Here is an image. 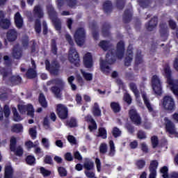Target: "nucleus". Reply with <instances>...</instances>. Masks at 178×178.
Masks as SVG:
<instances>
[{
	"mask_svg": "<svg viewBox=\"0 0 178 178\" xmlns=\"http://www.w3.org/2000/svg\"><path fill=\"white\" fill-rule=\"evenodd\" d=\"M114 50H109L106 55V60H102L100 62V67L104 73H109L111 68L108 65H113L115 63L116 59L115 55L118 59H122L124 56V43L123 42H119L117 44L116 53H113Z\"/></svg>",
	"mask_w": 178,
	"mask_h": 178,
	"instance_id": "obj_1",
	"label": "nucleus"
},
{
	"mask_svg": "<svg viewBox=\"0 0 178 178\" xmlns=\"http://www.w3.org/2000/svg\"><path fill=\"white\" fill-rule=\"evenodd\" d=\"M167 79V81L170 86H171L170 89L172 91L173 94L178 97V81H174L172 79V71L170 70V67L166 65L164 67V72L163 73Z\"/></svg>",
	"mask_w": 178,
	"mask_h": 178,
	"instance_id": "obj_2",
	"label": "nucleus"
},
{
	"mask_svg": "<svg viewBox=\"0 0 178 178\" xmlns=\"http://www.w3.org/2000/svg\"><path fill=\"white\" fill-rule=\"evenodd\" d=\"M0 73L3 75L4 80H10L13 84H19L22 83V78L19 76H12V71L10 70L6 71L5 68L0 67Z\"/></svg>",
	"mask_w": 178,
	"mask_h": 178,
	"instance_id": "obj_3",
	"label": "nucleus"
},
{
	"mask_svg": "<svg viewBox=\"0 0 178 178\" xmlns=\"http://www.w3.org/2000/svg\"><path fill=\"white\" fill-rule=\"evenodd\" d=\"M68 59L71 63H73L74 66H80V57H79V54L76 49L73 47L70 48Z\"/></svg>",
	"mask_w": 178,
	"mask_h": 178,
	"instance_id": "obj_4",
	"label": "nucleus"
},
{
	"mask_svg": "<svg viewBox=\"0 0 178 178\" xmlns=\"http://www.w3.org/2000/svg\"><path fill=\"white\" fill-rule=\"evenodd\" d=\"M164 124L165 126V130L168 134H170L171 136H175V137H178V133L176 130V126L170 120H169L168 118H165Z\"/></svg>",
	"mask_w": 178,
	"mask_h": 178,
	"instance_id": "obj_5",
	"label": "nucleus"
},
{
	"mask_svg": "<svg viewBox=\"0 0 178 178\" xmlns=\"http://www.w3.org/2000/svg\"><path fill=\"white\" fill-rule=\"evenodd\" d=\"M152 89L155 94L157 95H161L162 94V84L159 76L154 75L152 79Z\"/></svg>",
	"mask_w": 178,
	"mask_h": 178,
	"instance_id": "obj_6",
	"label": "nucleus"
},
{
	"mask_svg": "<svg viewBox=\"0 0 178 178\" xmlns=\"http://www.w3.org/2000/svg\"><path fill=\"white\" fill-rule=\"evenodd\" d=\"M74 38L77 45L79 47L84 45L86 42V31H84V29L79 28L74 34Z\"/></svg>",
	"mask_w": 178,
	"mask_h": 178,
	"instance_id": "obj_7",
	"label": "nucleus"
},
{
	"mask_svg": "<svg viewBox=\"0 0 178 178\" xmlns=\"http://www.w3.org/2000/svg\"><path fill=\"white\" fill-rule=\"evenodd\" d=\"M18 109L20 113H22V115H24V113L27 112V115L29 116H31V118H34V108H33V105H19Z\"/></svg>",
	"mask_w": 178,
	"mask_h": 178,
	"instance_id": "obj_8",
	"label": "nucleus"
},
{
	"mask_svg": "<svg viewBox=\"0 0 178 178\" xmlns=\"http://www.w3.org/2000/svg\"><path fill=\"white\" fill-rule=\"evenodd\" d=\"M129 113L131 122L138 126L141 123V117L140 116V114H138V113L137 112V110L132 108L129 110Z\"/></svg>",
	"mask_w": 178,
	"mask_h": 178,
	"instance_id": "obj_9",
	"label": "nucleus"
},
{
	"mask_svg": "<svg viewBox=\"0 0 178 178\" xmlns=\"http://www.w3.org/2000/svg\"><path fill=\"white\" fill-rule=\"evenodd\" d=\"M46 70H49L50 73L52 74H58V72H59V63L58 61H54L51 65L47 60L45 61Z\"/></svg>",
	"mask_w": 178,
	"mask_h": 178,
	"instance_id": "obj_10",
	"label": "nucleus"
},
{
	"mask_svg": "<svg viewBox=\"0 0 178 178\" xmlns=\"http://www.w3.org/2000/svg\"><path fill=\"white\" fill-rule=\"evenodd\" d=\"M163 105L165 109L173 111V109H175V100L170 96H165L163 98Z\"/></svg>",
	"mask_w": 178,
	"mask_h": 178,
	"instance_id": "obj_11",
	"label": "nucleus"
},
{
	"mask_svg": "<svg viewBox=\"0 0 178 178\" xmlns=\"http://www.w3.org/2000/svg\"><path fill=\"white\" fill-rule=\"evenodd\" d=\"M57 115H58V117L60 119H67V115H68V111L67 108L63 104H58L57 105Z\"/></svg>",
	"mask_w": 178,
	"mask_h": 178,
	"instance_id": "obj_12",
	"label": "nucleus"
},
{
	"mask_svg": "<svg viewBox=\"0 0 178 178\" xmlns=\"http://www.w3.org/2000/svg\"><path fill=\"white\" fill-rule=\"evenodd\" d=\"M33 15L35 19H42L44 17V9L40 4L33 7Z\"/></svg>",
	"mask_w": 178,
	"mask_h": 178,
	"instance_id": "obj_13",
	"label": "nucleus"
},
{
	"mask_svg": "<svg viewBox=\"0 0 178 178\" xmlns=\"http://www.w3.org/2000/svg\"><path fill=\"white\" fill-rule=\"evenodd\" d=\"M159 163L156 160L152 161L149 167L150 172L149 178H156V169H158Z\"/></svg>",
	"mask_w": 178,
	"mask_h": 178,
	"instance_id": "obj_14",
	"label": "nucleus"
},
{
	"mask_svg": "<svg viewBox=\"0 0 178 178\" xmlns=\"http://www.w3.org/2000/svg\"><path fill=\"white\" fill-rule=\"evenodd\" d=\"M32 67L29 68L26 72V77L28 79H35L37 77V65H35V61L34 60H31Z\"/></svg>",
	"mask_w": 178,
	"mask_h": 178,
	"instance_id": "obj_15",
	"label": "nucleus"
},
{
	"mask_svg": "<svg viewBox=\"0 0 178 178\" xmlns=\"http://www.w3.org/2000/svg\"><path fill=\"white\" fill-rule=\"evenodd\" d=\"M5 17V14L3 12L0 11V27L6 30L10 27V19H3Z\"/></svg>",
	"mask_w": 178,
	"mask_h": 178,
	"instance_id": "obj_16",
	"label": "nucleus"
},
{
	"mask_svg": "<svg viewBox=\"0 0 178 178\" xmlns=\"http://www.w3.org/2000/svg\"><path fill=\"white\" fill-rule=\"evenodd\" d=\"M49 15L54 23L56 30L59 31V30H60V29H61L60 19H59L58 18H54V17H53L54 15L56 16V13L55 12L54 8H51V11H49Z\"/></svg>",
	"mask_w": 178,
	"mask_h": 178,
	"instance_id": "obj_17",
	"label": "nucleus"
},
{
	"mask_svg": "<svg viewBox=\"0 0 178 178\" xmlns=\"http://www.w3.org/2000/svg\"><path fill=\"white\" fill-rule=\"evenodd\" d=\"M17 35H18V33L16 29H10L8 31L6 34L7 40L10 42H13V41H16V40H17Z\"/></svg>",
	"mask_w": 178,
	"mask_h": 178,
	"instance_id": "obj_18",
	"label": "nucleus"
},
{
	"mask_svg": "<svg viewBox=\"0 0 178 178\" xmlns=\"http://www.w3.org/2000/svg\"><path fill=\"white\" fill-rule=\"evenodd\" d=\"M169 169L166 166H163L161 169V173H162V177L163 178H178V172H173L170 174V176L168 175Z\"/></svg>",
	"mask_w": 178,
	"mask_h": 178,
	"instance_id": "obj_19",
	"label": "nucleus"
},
{
	"mask_svg": "<svg viewBox=\"0 0 178 178\" xmlns=\"http://www.w3.org/2000/svg\"><path fill=\"white\" fill-rule=\"evenodd\" d=\"M83 64L86 67H92V56L91 55V53L85 54L83 56Z\"/></svg>",
	"mask_w": 178,
	"mask_h": 178,
	"instance_id": "obj_20",
	"label": "nucleus"
},
{
	"mask_svg": "<svg viewBox=\"0 0 178 178\" xmlns=\"http://www.w3.org/2000/svg\"><path fill=\"white\" fill-rule=\"evenodd\" d=\"M127 56L125 58V66H130L131 60H133V47L129 46L127 51Z\"/></svg>",
	"mask_w": 178,
	"mask_h": 178,
	"instance_id": "obj_21",
	"label": "nucleus"
},
{
	"mask_svg": "<svg viewBox=\"0 0 178 178\" xmlns=\"http://www.w3.org/2000/svg\"><path fill=\"white\" fill-rule=\"evenodd\" d=\"M15 23L17 29H22L23 27V18L19 13H17L15 15Z\"/></svg>",
	"mask_w": 178,
	"mask_h": 178,
	"instance_id": "obj_22",
	"label": "nucleus"
},
{
	"mask_svg": "<svg viewBox=\"0 0 178 178\" xmlns=\"http://www.w3.org/2000/svg\"><path fill=\"white\" fill-rule=\"evenodd\" d=\"M13 56L15 59H20V58H22V48H20L19 44L14 47L13 50Z\"/></svg>",
	"mask_w": 178,
	"mask_h": 178,
	"instance_id": "obj_23",
	"label": "nucleus"
},
{
	"mask_svg": "<svg viewBox=\"0 0 178 178\" xmlns=\"http://www.w3.org/2000/svg\"><path fill=\"white\" fill-rule=\"evenodd\" d=\"M158 24V18L157 17H154L150 20V22L146 24L147 29L149 31H152L155 27H156Z\"/></svg>",
	"mask_w": 178,
	"mask_h": 178,
	"instance_id": "obj_24",
	"label": "nucleus"
},
{
	"mask_svg": "<svg viewBox=\"0 0 178 178\" xmlns=\"http://www.w3.org/2000/svg\"><path fill=\"white\" fill-rule=\"evenodd\" d=\"M142 97H143L144 103L146 107L147 108L149 112H151V113L154 112V108L152 107V105H151V103H149V100L147 97V95L143 94Z\"/></svg>",
	"mask_w": 178,
	"mask_h": 178,
	"instance_id": "obj_25",
	"label": "nucleus"
},
{
	"mask_svg": "<svg viewBox=\"0 0 178 178\" xmlns=\"http://www.w3.org/2000/svg\"><path fill=\"white\" fill-rule=\"evenodd\" d=\"M62 88H60L59 86H53L51 88V91L54 94L55 97L57 98H60V96L62 94L60 92L63 90Z\"/></svg>",
	"mask_w": 178,
	"mask_h": 178,
	"instance_id": "obj_26",
	"label": "nucleus"
},
{
	"mask_svg": "<svg viewBox=\"0 0 178 178\" xmlns=\"http://www.w3.org/2000/svg\"><path fill=\"white\" fill-rule=\"evenodd\" d=\"M13 176V168H12V166L10 165L6 166L4 178H12Z\"/></svg>",
	"mask_w": 178,
	"mask_h": 178,
	"instance_id": "obj_27",
	"label": "nucleus"
},
{
	"mask_svg": "<svg viewBox=\"0 0 178 178\" xmlns=\"http://www.w3.org/2000/svg\"><path fill=\"white\" fill-rule=\"evenodd\" d=\"M132 15H133V13L131 12V10H126L124 11V14L123 16L124 22H125V23H129V22L131 20Z\"/></svg>",
	"mask_w": 178,
	"mask_h": 178,
	"instance_id": "obj_28",
	"label": "nucleus"
},
{
	"mask_svg": "<svg viewBox=\"0 0 178 178\" xmlns=\"http://www.w3.org/2000/svg\"><path fill=\"white\" fill-rule=\"evenodd\" d=\"M83 168L86 170H92L94 169V162L90 159H86L83 163Z\"/></svg>",
	"mask_w": 178,
	"mask_h": 178,
	"instance_id": "obj_29",
	"label": "nucleus"
},
{
	"mask_svg": "<svg viewBox=\"0 0 178 178\" xmlns=\"http://www.w3.org/2000/svg\"><path fill=\"white\" fill-rule=\"evenodd\" d=\"M110 106L113 112H114L115 113L120 112V105L119 104V103L113 102L111 103Z\"/></svg>",
	"mask_w": 178,
	"mask_h": 178,
	"instance_id": "obj_30",
	"label": "nucleus"
},
{
	"mask_svg": "<svg viewBox=\"0 0 178 178\" xmlns=\"http://www.w3.org/2000/svg\"><path fill=\"white\" fill-rule=\"evenodd\" d=\"M129 88L134 92L136 98H138V97H140V92H138V89H137V86L136 85V83H129Z\"/></svg>",
	"mask_w": 178,
	"mask_h": 178,
	"instance_id": "obj_31",
	"label": "nucleus"
},
{
	"mask_svg": "<svg viewBox=\"0 0 178 178\" xmlns=\"http://www.w3.org/2000/svg\"><path fill=\"white\" fill-rule=\"evenodd\" d=\"M39 102H40L41 106H42V108H47V106H48V103L47 102V99H45V96L42 93L40 94Z\"/></svg>",
	"mask_w": 178,
	"mask_h": 178,
	"instance_id": "obj_32",
	"label": "nucleus"
},
{
	"mask_svg": "<svg viewBox=\"0 0 178 178\" xmlns=\"http://www.w3.org/2000/svg\"><path fill=\"white\" fill-rule=\"evenodd\" d=\"M99 47H101L104 51H109V49H111V44H109V42L105 40L100 42Z\"/></svg>",
	"mask_w": 178,
	"mask_h": 178,
	"instance_id": "obj_33",
	"label": "nucleus"
},
{
	"mask_svg": "<svg viewBox=\"0 0 178 178\" xmlns=\"http://www.w3.org/2000/svg\"><path fill=\"white\" fill-rule=\"evenodd\" d=\"M92 113L94 116H101V109L99 108V106L98 105V103H95L93 106V110Z\"/></svg>",
	"mask_w": 178,
	"mask_h": 178,
	"instance_id": "obj_34",
	"label": "nucleus"
},
{
	"mask_svg": "<svg viewBox=\"0 0 178 178\" xmlns=\"http://www.w3.org/2000/svg\"><path fill=\"white\" fill-rule=\"evenodd\" d=\"M109 147H110V150L108 152L109 156H115L116 150L115 149V143H113V140L109 141Z\"/></svg>",
	"mask_w": 178,
	"mask_h": 178,
	"instance_id": "obj_35",
	"label": "nucleus"
},
{
	"mask_svg": "<svg viewBox=\"0 0 178 178\" xmlns=\"http://www.w3.org/2000/svg\"><path fill=\"white\" fill-rule=\"evenodd\" d=\"M104 10L106 13H109L112 10V3L110 1H107L104 4Z\"/></svg>",
	"mask_w": 178,
	"mask_h": 178,
	"instance_id": "obj_36",
	"label": "nucleus"
},
{
	"mask_svg": "<svg viewBox=\"0 0 178 178\" xmlns=\"http://www.w3.org/2000/svg\"><path fill=\"white\" fill-rule=\"evenodd\" d=\"M11 131L13 133H22L23 131V126L20 124H17L13 126Z\"/></svg>",
	"mask_w": 178,
	"mask_h": 178,
	"instance_id": "obj_37",
	"label": "nucleus"
},
{
	"mask_svg": "<svg viewBox=\"0 0 178 178\" xmlns=\"http://www.w3.org/2000/svg\"><path fill=\"white\" fill-rule=\"evenodd\" d=\"M67 126H68V127H77V120L74 118H71L70 120L67 122Z\"/></svg>",
	"mask_w": 178,
	"mask_h": 178,
	"instance_id": "obj_38",
	"label": "nucleus"
},
{
	"mask_svg": "<svg viewBox=\"0 0 178 178\" xmlns=\"http://www.w3.org/2000/svg\"><path fill=\"white\" fill-rule=\"evenodd\" d=\"M112 134L115 138H118V137H120V136H122V130L118 127H114L112 130Z\"/></svg>",
	"mask_w": 178,
	"mask_h": 178,
	"instance_id": "obj_39",
	"label": "nucleus"
},
{
	"mask_svg": "<svg viewBox=\"0 0 178 178\" xmlns=\"http://www.w3.org/2000/svg\"><path fill=\"white\" fill-rule=\"evenodd\" d=\"M160 34L163 40H166V38H168V35H169L168 28H161L160 30Z\"/></svg>",
	"mask_w": 178,
	"mask_h": 178,
	"instance_id": "obj_40",
	"label": "nucleus"
},
{
	"mask_svg": "<svg viewBox=\"0 0 178 178\" xmlns=\"http://www.w3.org/2000/svg\"><path fill=\"white\" fill-rule=\"evenodd\" d=\"M151 2H152L151 0H138L139 5L142 8H147V6H149V5H151Z\"/></svg>",
	"mask_w": 178,
	"mask_h": 178,
	"instance_id": "obj_41",
	"label": "nucleus"
},
{
	"mask_svg": "<svg viewBox=\"0 0 178 178\" xmlns=\"http://www.w3.org/2000/svg\"><path fill=\"white\" fill-rule=\"evenodd\" d=\"M81 72L85 80H86L87 81H91V80H92V74L83 71V70H81Z\"/></svg>",
	"mask_w": 178,
	"mask_h": 178,
	"instance_id": "obj_42",
	"label": "nucleus"
},
{
	"mask_svg": "<svg viewBox=\"0 0 178 178\" xmlns=\"http://www.w3.org/2000/svg\"><path fill=\"white\" fill-rule=\"evenodd\" d=\"M136 166L138 169L141 170L145 166V161L143 159L137 160L136 162Z\"/></svg>",
	"mask_w": 178,
	"mask_h": 178,
	"instance_id": "obj_43",
	"label": "nucleus"
},
{
	"mask_svg": "<svg viewBox=\"0 0 178 178\" xmlns=\"http://www.w3.org/2000/svg\"><path fill=\"white\" fill-rule=\"evenodd\" d=\"M35 30L38 34L41 33V21L38 19L35 22Z\"/></svg>",
	"mask_w": 178,
	"mask_h": 178,
	"instance_id": "obj_44",
	"label": "nucleus"
},
{
	"mask_svg": "<svg viewBox=\"0 0 178 178\" xmlns=\"http://www.w3.org/2000/svg\"><path fill=\"white\" fill-rule=\"evenodd\" d=\"M54 83L56 86H58L61 89L65 88V81H63L62 79L58 78L54 79Z\"/></svg>",
	"mask_w": 178,
	"mask_h": 178,
	"instance_id": "obj_45",
	"label": "nucleus"
},
{
	"mask_svg": "<svg viewBox=\"0 0 178 178\" xmlns=\"http://www.w3.org/2000/svg\"><path fill=\"white\" fill-rule=\"evenodd\" d=\"M140 149L144 152V154H148V152H149L148 145L144 142L140 143Z\"/></svg>",
	"mask_w": 178,
	"mask_h": 178,
	"instance_id": "obj_46",
	"label": "nucleus"
},
{
	"mask_svg": "<svg viewBox=\"0 0 178 178\" xmlns=\"http://www.w3.org/2000/svg\"><path fill=\"white\" fill-rule=\"evenodd\" d=\"M13 112L14 115L15 122H20V120H22V117L19 115V113H17V110H16V108H13Z\"/></svg>",
	"mask_w": 178,
	"mask_h": 178,
	"instance_id": "obj_47",
	"label": "nucleus"
},
{
	"mask_svg": "<svg viewBox=\"0 0 178 178\" xmlns=\"http://www.w3.org/2000/svg\"><path fill=\"white\" fill-rule=\"evenodd\" d=\"M101 154H106L108 152V145L106 143H102L99 147Z\"/></svg>",
	"mask_w": 178,
	"mask_h": 178,
	"instance_id": "obj_48",
	"label": "nucleus"
},
{
	"mask_svg": "<svg viewBox=\"0 0 178 178\" xmlns=\"http://www.w3.org/2000/svg\"><path fill=\"white\" fill-rule=\"evenodd\" d=\"M143 63V57L141 56V51H138L137 55L136 56V64L140 65Z\"/></svg>",
	"mask_w": 178,
	"mask_h": 178,
	"instance_id": "obj_49",
	"label": "nucleus"
},
{
	"mask_svg": "<svg viewBox=\"0 0 178 178\" xmlns=\"http://www.w3.org/2000/svg\"><path fill=\"white\" fill-rule=\"evenodd\" d=\"M40 173L44 177H48L51 175V171L45 169L44 167L40 168Z\"/></svg>",
	"mask_w": 178,
	"mask_h": 178,
	"instance_id": "obj_50",
	"label": "nucleus"
},
{
	"mask_svg": "<svg viewBox=\"0 0 178 178\" xmlns=\"http://www.w3.org/2000/svg\"><path fill=\"white\" fill-rule=\"evenodd\" d=\"M26 161L28 165H34L35 163V158L33 156H28Z\"/></svg>",
	"mask_w": 178,
	"mask_h": 178,
	"instance_id": "obj_51",
	"label": "nucleus"
},
{
	"mask_svg": "<svg viewBox=\"0 0 178 178\" xmlns=\"http://www.w3.org/2000/svg\"><path fill=\"white\" fill-rule=\"evenodd\" d=\"M58 47H56V42L55 40H51V52L54 55H56Z\"/></svg>",
	"mask_w": 178,
	"mask_h": 178,
	"instance_id": "obj_52",
	"label": "nucleus"
},
{
	"mask_svg": "<svg viewBox=\"0 0 178 178\" xmlns=\"http://www.w3.org/2000/svg\"><path fill=\"white\" fill-rule=\"evenodd\" d=\"M10 143V145L11 151H15V148L17 143L16 138L14 136L11 137Z\"/></svg>",
	"mask_w": 178,
	"mask_h": 178,
	"instance_id": "obj_53",
	"label": "nucleus"
},
{
	"mask_svg": "<svg viewBox=\"0 0 178 178\" xmlns=\"http://www.w3.org/2000/svg\"><path fill=\"white\" fill-rule=\"evenodd\" d=\"M99 137H102V138H106V129L104 128H99Z\"/></svg>",
	"mask_w": 178,
	"mask_h": 178,
	"instance_id": "obj_54",
	"label": "nucleus"
},
{
	"mask_svg": "<svg viewBox=\"0 0 178 178\" xmlns=\"http://www.w3.org/2000/svg\"><path fill=\"white\" fill-rule=\"evenodd\" d=\"M15 154L17 156H22L23 155V148L20 146H18L17 148L15 147Z\"/></svg>",
	"mask_w": 178,
	"mask_h": 178,
	"instance_id": "obj_55",
	"label": "nucleus"
},
{
	"mask_svg": "<svg viewBox=\"0 0 178 178\" xmlns=\"http://www.w3.org/2000/svg\"><path fill=\"white\" fill-rule=\"evenodd\" d=\"M102 33L104 37L109 35V25H104L102 29Z\"/></svg>",
	"mask_w": 178,
	"mask_h": 178,
	"instance_id": "obj_56",
	"label": "nucleus"
},
{
	"mask_svg": "<svg viewBox=\"0 0 178 178\" xmlns=\"http://www.w3.org/2000/svg\"><path fill=\"white\" fill-rule=\"evenodd\" d=\"M29 134L32 138H35L37 137V129L35 127L31 128L29 129Z\"/></svg>",
	"mask_w": 178,
	"mask_h": 178,
	"instance_id": "obj_57",
	"label": "nucleus"
},
{
	"mask_svg": "<svg viewBox=\"0 0 178 178\" xmlns=\"http://www.w3.org/2000/svg\"><path fill=\"white\" fill-rule=\"evenodd\" d=\"M4 116L8 118L10 115V109H9V106L6 105L3 108Z\"/></svg>",
	"mask_w": 178,
	"mask_h": 178,
	"instance_id": "obj_58",
	"label": "nucleus"
},
{
	"mask_svg": "<svg viewBox=\"0 0 178 178\" xmlns=\"http://www.w3.org/2000/svg\"><path fill=\"white\" fill-rule=\"evenodd\" d=\"M58 173L61 177H65L67 175L66 170L63 167H59L58 169Z\"/></svg>",
	"mask_w": 178,
	"mask_h": 178,
	"instance_id": "obj_59",
	"label": "nucleus"
},
{
	"mask_svg": "<svg viewBox=\"0 0 178 178\" xmlns=\"http://www.w3.org/2000/svg\"><path fill=\"white\" fill-rule=\"evenodd\" d=\"M67 1V5L70 8H76V0H66Z\"/></svg>",
	"mask_w": 178,
	"mask_h": 178,
	"instance_id": "obj_60",
	"label": "nucleus"
},
{
	"mask_svg": "<svg viewBox=\"0 0 178 178\" xmlns=\"http://www.w3.org/2000/svg\"><path fill=\"white\" fill-rule=\"evenodd\" d=\"M42 143L43 146L44 147V148H46V149H49V140H48V139L43 138L42 139Z\"/></svg>",
	"mask_w": 178,
	"mask_h": 178,
	"instance_id": "obj_61",
	"label": "nucleus"
},
{
	"mask_svg": "<svg viewBox=\"0 0 178 178\" xmlns=\"http://www.w3.org/2000/svg\"><path fill=\"white\" fill-rule=\"evenodd\" d=\"M124 0H118L117 1V7L118 9H123L124 8Z\"/></svg>",
	"mask_w": 178,
	"mask_h": 178,
	"instance_id": "obj_62",
	"label": "nucleus"
},
{
	"mask_svg": "<svg viewBox=\"0 0 178 178\" xmlns=\"http://www.w3.org/2000/svg\"><path fill=\"white\" fill-rule=\"evenodd\" d=\"M95 163H96V168L97 172H101L102 166H101V160L97 158L95 159Z\"/></svg>",
	"mask_w": 178,
	"mask_h": 178,
	"instance_id": "obj_63",
	"label": "nucleus"
},
{
	"mask_svg": "<svg viewBox=\"0 0 178 178\" xmlns=\"http://www.w3.org/2000/svg\"><path fill=\"white\" fill-rule=\"evenodd\" d=\"M65 161H68V162H72L73 161V156L72 153L67 152L65 154Z\"/></svg>",
	"mask_w": 178,
	"mask_h": 178,
	"instance_id": "obj_64",
	"label": "nucleus"
}]
</instances>
